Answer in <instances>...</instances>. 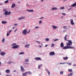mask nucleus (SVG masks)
Instances as JSON below:
<instances>
[{
  "label": "nucleus",
  "instance_id": "1",
  "mask_svg": "<svg viewBox=\"0 0 76 76\" xmlns=\"http://www.w3.org/2000/svg\"><path fill=\"white\" fill-rule=\"evenodd\" d=\"M75 47L71 46H65L63 48V49H64V50H65V49H75Z\"/></svg>",
  "mask_w": 76,
  "mask_h": 76
},
{
  "label": "nucleus",
  "instance_id": "2",
  "mask_svg": "<svg viewBox=\"0 0 76 76\" xmlns=\"http://www.w3.org/2000/svg\"><path fill=\"white\" fill-rule=\"evenodd\" d=\"M16 45V43H14L13 44L11 45V46H13L12 47V48H13V49H15L16 48H18L19 47V45ZM13 45H14L13 46Z\"/></svg>",
  "mask_w": 76,
  "mask_h": 76
},
{
  "label": "nucleus",
  "instance_id": "3",
  "mask_svg": "<svg viewBox=\"0 0 76 76\" xmlns=\"http://www.w3.org/2000/svg\"><path fill=\"white\" fill-rule=\"evenodd\" d=\"M67 41H68V43L66 44V46H69H69L72 45V43H73V42L72 41V40H68Z\"/></svg>",
  "mask_w": 76,
  "mask_h": 76
},
{
  "label": "nucleus",
  "instance_id": "4",
  "mask_svg": "<svg viewBox=\"0 0 76 76\" xmlns=\"http://www.w3.org/2000/svg\"><path fill=\"white\" fill-rule=\"evenodd\" d=\"M11 13V12L9 11V12H8V11H7L5 12L4 13V15H6V16H7V15H10Z\"/></svg>",
  "mask_w": 76,
  "mask_h": 76
},
{
  "label": "nucleus",
  "instance_id": "5",
  "mask_svg": "<svg viewBox=\"0 0 76 76\" xmlns=\"http://www.w3.org/2000/svg\"><path fill=\"white\" fill-rule=\"evenodd\" d=\"M55 53H54V52L53 51L50 52L49 55L50 56H54L55 55Z\"/></svg>",
  "mask_w": 76,
  "mask_h": 76
},
{
  "label": "nucleus",
  "instance_id": "6",
  "mask_svg": "<svg viewBox=\"0 0 76 76\" xmlns=\"http://www.w3.org/2000/svg\"><path fill=\"white\" fill-rule=\"evenodd\" d=\"M27 32V30H26V29H25L23 31L22 34H24V35H26L27 34L26 33Z\"/></svg>",
  "mask_w": 76,
  "mask_h": 76
},
{
  "label": "nucleus",
  "instance_id": "7",
  "mask_svg": "<svg viewBox=\"0 0 76 76\" xmlns=\"http://www.w3.org/2000/svg\"><path fill=\"white\" fill-rule=\"evenodd\" d=\"M20 70L22 72H25V69L22 66H20Z\"/></svg>",
  "mask_w": 76,
  "mask_h": 76
},
{
  "label": "nucleus",
  "instance_id": "8",
  "mask_svg": "<svg viewBox=\"0 0 76 76\" xmlns=\"http://www.w3.org/2000/svg\"><path fill=\"white\" fill-rule=\"evenodd\" d=\"M25 19V17L23 16L19 18L18 19V20H23V19Z\"/></svg>",
  "mask_w": 76,
  "mask_h": 76
},
{
  "label": "nucleus",
  "instance_id": "9",
  "mask_svg": "<svg viewBox=\"0 0 76 76\" xmlns=\"http://www.w3.org/2000/svg\"><path fill=\"white\" fill-rule=\"evenodd\" d=\"M12 30H11L8 33H7V37H8V36H9V35H10V33H11V32H12Z\"/></svg>",
  "mask_w": 76,
  "mask_h": 76
},
{
  "label": "nucleus",
  "instance_id": "10",
  "mask_svg": "<svg viewBox=\"0 0 76 76\" xmlns=\"http://www.w3.org/2000/svg\"><path fill=\"white\" fill-rule=\"evenodd\" d=\"M70 23L72 25H75V23L73 22V19H71L70 20Z\"/></svg>",
  "mask_w": 76,
  "mask_h": 76
},
{
  "label": "nucleus",
  "instance_id": "11",
  "mask_svg": "<svg viewBox=\"0 0 76 76\" xmlns=\"http://www.w3.org/2000/svg\"><path fill=\"white\" fill-rule=\"evenodd\" d=\"M34 59L35 60H41V58L40 57L35 58H34Z\"/></svg>",
  "mask_w": 76,
  "mask_h": 76
},
{
  "label": "nucleus",
  "instance_id": "12",
  "mask_svg": "<svg viewBox=\"0 0 76 76\" xmlns=\"http://www.w3.org/2000/svg\"><path fill=\"white\" fill-rule=\"evenodd\" d=\"M0 54L1 55V56H4L6 55V53L4 52H2Z\"/></svg>",
  "mask_w": 76,
  "mask_h": 76
},
{
  "label": "nucleus",
  "instance_id": "13",
  "mask_svg": "<svg viewBox=\"0 0 76 76\" xmlns=\"http://www.w3.org/2000/svg\"><path fill=\"white\" fill-rule=\"evenodd\" d=\"M26 10L27 12H34V10L27 9Z\"/></svg>",
  "mask_w": 76,
  "mask_h": 76
},
{
  "label": "nucleus",
  "instance_id": "14",
  "mask_svg": "<svg viewBox=\"0 0 76 76\" xmlns=\"http://www.w3.org/2000/svg\"><path fill=\"white\" fill-rule=\"evenodd\" d=\"M52 28H53V29H57V26H52Z\"/></svg>",
  "mask_w": 76,
  "mask_h": 76
},
{
  "label": "nucleus",
  "instance_id": "15",
  "mask_svg": "<svg viewBox=\"0 0 76 76\" xmlns=\"http://www.w3.org/2000/svg\"><path fill=\"white\" fill-rule=\"evenodd\" d=\"M64 44L63 42H61V45H60V47L62 48L64 47V45H63Z\"/></svg>",
  "mask_w": 76,
  "mask_h": 76
},
{
  "label": "nucleus",
  "instance_id": "16",
  "mask_svg": "<svg viewBox=\"0 0 76 76\" xmlns=\"http://www.w3.org/2000/svg\"><path fill=\"white\" fill-rule=\"evenodd\" d=\"M15 6H16V5H15V4L14 3L12 4L11 7L12 8H13V7H15Z\"/></svg>",
  "mask_w": 76,
  "mask_h": 76
},
{
  "label": "nucleus",
  "instance_id": "17",
  "mask_svg": "<svg viewBox=\"0 0 76 76\" xmlns=\"http://www.w3.org/2000/svg\"><path fill=\"white\" fill-rule=\"evenodd\" d=\"M76 6V2L73 4L71 6V7H75V6Z\"/></svg>",
  "mask_w": 76,
  "mask_h": 76
},
{
  "label": "nucleus",
  "instance_id": "18",
  "mask_svg": "<svg viewBox=\"0 0 76 76\" xmlns=\"http://www.w3.org/2000/svg\"><path fill=\"white\" fill-rule=\"evenodd\" d=\"M5 72H6L7 73H10V70L9 69H7L5 71Z\"/></svg>",
  "mask_w": 76,
  "mask_h": 76
},
{
  "label": "nucleus",
  "instance_id": "19",
  "mask_svg": "<svg viewBox=\"0 0 76 76\" xmlns=\"http://www.w3.org/2000/svg\"><path fill=\"white\" fill-rule=\"evenodd\" d=\"M1 23L3 24H6V23H7V21H3L1 22Z\"/></svg>",
  "mask_w": 76,
  "mask_h": 76
},
{
  "label": "nucleus",
  "instance_id": "20",
  "mask_svg": "<svg viewBox=\"0 0 76 76\" xmlns=\"http://www.w3.org/2000/svg\"><path fill=\"white\" fill-rule=\"evenodd\" d=\"M23 76H27V73L26 72H25L24 73H23Z\"/></svg>",
  "mask_w": 76,
  "mask_h": 76
},
{
  "label": "nucleus",
  "instance_id": "21",
  "mask_svg": "<svg viewBox=\"0 0 76 76\" xmlns=\"http://www.w3.org/2000/svg\"><path fill=\"white\" fill-rule=\"evenodd\" d=\"M29 46H30V44H28L26 45L25 46V48H29Z\"/></svg>",
  "mask_w": 76,
  "mask_h": 76
},
{
  "label": "nucleus",
  "instance_id": "22",
  "mask_svg": "<svg viewBox=\"0 0 76 76\" xmlns=\"http://www.w3.org/2000/svg\"><path fill=\"white\" fill-rule=\"evenodd\" d=\"M68 57L67 56L63 58V59L64 60H67L68 59Z\"/></svg>",
  "mask_w": 76,
  "mask_h": 76
},
{
  "label": "nucleus",
  "instance_id": "23",
  "mask_svg": "<svg viewBox=\"0 0 76 76\" xmlns=\"http://www.w3.org/2000/svg\"><path fill=\"white\" fill-rule=\"evenodd\" d=\"M67 35H66L65 37H64V40H67Z\"/></svg>",
  "mask_w": 76,
  "mask_h": 76
},
{
  "label": "nucleus",
  "instance_id": "24",
  "mask_svg": "<svg viewBox=\"0 0 76 76\" xmlns=\"http://www.w3.org/2000/svg\"><path fill=\"white\" fill-rule=\"evenodd\" d=\"M63 28L65 29H67V26H64L63 27Z\"/></svg>",
  "mask_w": 76,
  "mask_h": 76
},
{
  "label": "nucleus",
  "instance_id": "25",
  "mask_svg": "<svg viewBox=\"0 0 76 76\" xmlns=\"http://www.w3.org/2000/svg\"><path fill=\"white\" fill-rule=\"evenodd\" d=\"M27 73H28L29 75H31V74H32V72H26Z\"/></svg>",
  "mask_w": 76,
  "mask_h": 76
},
{
  "label": "nucleus",
  "instance_id": "26",
  "mask_svg": "<svg viewBox=\"0 0 76 76\" xmlns=\"http://www.w3.org/2000/svg\"><path fill=\"white\" fill-rule=\"evenodd\" d=\"M73 73H70V74H69L68 75V76H72L73 75Z\"/></svg>",
  "mask_w": 76,
  "mask_h": 76
},
{
  "label": "nucleus",
  "instance_id": "27",
  "mask_svg": "<svg viewBox=\"0 0 76 76\" xmlns=\"http://www.w3.org/2000/svg\"><path fill=\"white\" fill-rule=\"evenodd\" d=\"M57 8L56 7L53 8L52 9V10H57Z\"/></svg>",
  "mask_w": 76,
  "mask_h": 76
},
{
  "label": "nucleus",
  "instance_id": "28",
  "mask_svg": "<svg viewBox=\"0 0 76 76\" xmlns=\"http://www.w3.org/2000/svg\"><path fill=\"white\" fill-rule=\"evenodd\" d=\"M42 64H41V65H38V68L39 69H40V68L41 67V66H42Z\"/></svg>",
  "mask_w": 76,
  "mask_h": 76
},
{
  "label": "nucleus",
  "instance_id": "29",
  "mask_svg": "<svg viewBox=\"0 0 76 76\" xmlns=\"http://www.w3.org/2000/svg\"><path fill=\"white\" fill-rule=\"evenodd\" d=\"M46 70L47 72H48V75H50V72L48 71V69H46Z\"/></svg>",
  "mask_w": 76,
  "mask_h": 76
},
{
  "label": "nucleus",
  "instance_id": "30",
  "mask_svg": "<svg viewBox=\"0 0 76 76\" xmlns=\"http://www.w3.org/2000/svg\"><path fill=\"white\" fill-rule=\"evenodd\" d=\"M29 61V59H26L25 60V62H28V61Z\"/></svg>",
  "mask_w": 76,
  "mask_h": 76
},
{
  "label": "nucleus",
  "instance_id": "31",
  "mask_svg": "<svg viewBox=\"0 0 76 76\" xmlns=\"http://www.w3.org/2000/svg\"><path fill=\"white\" fill-rule=\"evenodd\" d=\"M2 42L3 43H4V41H5V39L4 38L2 40Z\"/></svg>",
  "mask_w": 76,
  "mask_h": 76
},
{
  "label": "nucleus",
  "instance_id": "32",
  "mask_svg": "<svg viewBox=\"0 0 76 76\" xmlns=\"http://www.w3.org/2000/svg\"><path fill=\"white\" fill-rule=\"evenodd\" d=\"M9 2V0H7L4 1V3H5L6 4V3H7Z\"/></svg>",
  "mask_w": 76,
  "mask_h": 76
},
{
  "label": "nucleus",
  "instance_id": "33",
  "mask_svg": "<svg viewBox=\"0 0 76 76\" xmlns=\"http://www.w3.org/2000/svg\"><path fill=\"white\" fill-rule=\"evenodd\" d=\"M24 54V52H21L20 53H19V55H20L21 54Z\"/></svg>",
  "mask_w": 76,
  "mask_h": 76
},
{
  "label": "nucleus",
  "instance_id": "34",
  "mask_svg": "<svg viewBox=\"0 0 76 76\" xmlns=\"http://www.w3.org/2000/svg\"><path fill=\"white\" fill-rule=\"evenodd\" d=\"M45 40L46 41H49V39L46 38L45 39Z\"/></svg>",
  "mask_w": 76,
  "mask_h": 76
},
{
  "label": "nucleus",
  "instance_id": "35",
  "mask_svg": "<svg viewBox=\"0 0 76 76\" xmlns=\"http://www.w3.org/2000/svg\"><path fill=\"white\" fill-rule=\"evenodd\" d=\"M66 63V62H64V63H60V64H65Z\"/></svg>",
  "mask_w": 76,
  "mask_h": 76
},
{
  "label": "nucleus",
  "instance_id": "36",
  "mask_svg": "<svg viewBox=\"0 0 76 76\" xmlns=\"http://www.w3.org/2000/svg\"><path fill=\"white\" fill-rule=\"evenodd\" d=\"M68 71H69V72H72V69H69Z\"/></svg>",
  "mask_w": 76,
  "mask_h": 76
},
{
  "label": "nucleus",
  "instance_id": "37",
  "mask_svg": "<svg viewBox=\"0 0 76 76\" xmlns=\"http://www.w3.org/2000/svg\"><path fill=\"white\" fill-rule=\"evenodd\" d=\"M60 75H63V71L61 72H60Z\"/></svg>",
  "mask_w": 76,
  "mask_h": 76
},
{
  "label": "nucleus",
  "instance_id": "38",
  "mask_svg": "<svg viewBox=\"0 0 76 76\" xmlns=\"http://www.w3.org/2000/svg\"><path fill=\"white\" fill-rule=\"evenodd\" d=\"M54 46V44H52L51 45V47H53Z\"/></svg>",
  "mask_w": 76,
  "mask_h": 76
},
{
  "label": "nucleus",
  "instance_id": "39",
  "mask_svg": "<svg viewBox=\"0 0 76 76\" xmlns=\"http://www.w3.org/2000/svg\"><path fill=\"white\" fill-rule=\"evenodd\" d=\"M62 14L63 15H64V16H65L66 15V14L65 13H62Z\"/></svg>",
  "mask_w": 76,
  "mask_h": 76
},
{
  "label": "nucleus",
  "instance_id": "40",
  "mask_svg": "<svg viewBox=\"0 0 76 76\" xmlns=\"http://www.w3.org/2000/svg\"><path fill=\"white\" fill-rule=\"evenodd\" d=\"M66 64H69V66H71V63H68L66 62Z\"/></svg>",
  "mask_w": 76,
  "mask_h": 76
},
{
  "label": "nucleus",
  "instance_id": "41",
  "mask_svg": "<svg viewBox=\"0 0 76 76\" xmlns=\"http://www.w3.org/2000/svg\"><path fill=\"white\" fill-rule=\"evenodd\" d=\"M12 63V62L11 61H10L8 62V64H11V63Z\"/></svg>",
  "mask_w": 76,
  "mask_h": 76
},
{
  "label": "nucleus",
  "instance_id": "42",
  "mask_svg": "<svg viewBox=\"0 0 76 76\" xmlns=\"http://www.w3.org/2000/svg\"><path fill=\"white\" fill-rule=\"evenodd\" d=\"M36 42H37V43H38V44H40V42L39 41H36Z\"/></svg>",
  "mask_w": 76,
  "mask_h": 76
},
{
  "label": "nucleus",
  "instance_id": "43",
  "mask_svg": "<svg viewBox=\"0 0 76 76\" xmlns=\"http://www.w3.org/2000/svg\"><path fill=\"white\" fill-rule=\"evenodd\" d=\"M39 28V26H36L35 27V28L36 29H38V28Z\"/></svg>",
  "mask_w": 76,
  "mask_h": 76
},
{
  "label": "nucleus",
  "instance_id": "44",
  "mask_svg": "<svg viewBox=\"0 0 76 76\" xmlns=\"http://www.w3.org/2000/svg\"><path fill=\"white\" fill-rule=\"evenodd\" d=\"M60 9H64V7H61Z\"/></svg>",
  "mask_w": 76,
  "mask_h": 76
},
{
  "label": "nucleus",
  "instance_id": "45",
  "mask_svg": "<svg viewBox=\"0 0 76 76\" xmlns=\"http://www.w3.org/2000/svg\"><path fill=\"white\" fill-rule=\"evenodd\" d=\"M6 11H6V9H4V10H3V12H6Z\"/></svg>",
  "mask_w": 76,
  "mask_h": 76
},
{
  "label": "nucleus",
  "instance_id": "46",
  "mask_svg": "<svg viewBox=\"0 0 76 76\" xmlns=\"http://www.w3.org/2000/svg\"><path fill=\"white\" fill-rule=\"evenodd\" d=\"M58 39H56L54 40V41H58Z\"/></svg>",
  "mask_w": 76,
  "mask_h": 76
},
{
  "label": "nucleus",
  "instance_id": "47",
  "mask_svg": "<svg viewBox=\"0 0 76 76\" xmlns=\"http://www.w3.org/2000/svg\"><path fill=\"white\" fill-rule=\"evenodd\" d=\"M41 23H42V21L40 20L39 22V23L41 24Z\"/></svg>",
  "mask_w": 76,
  "mask_h": 76
},
{
  "label": "nucleus",
  "instance_id": "48",
  "mask_svg": "<svg viewBox=\"0 0 76 76\" xmlns=\"http://www.w3.org/2000/svg\"><path fill=\"white\" fill-rule=\"evenodd\" d=\"M43 18H44V17H41V18H39V19H43Z\"/></svg>",
  "mask_w": 76,
  "mask_h": 76
},
{
  "label": "nucleus",
  "instance_id": "49",
  "mask_svg": "<svg viewBox=\"0 0 76 76\" xmlns=\"http://www.w3.org/2000/svg\"><path fill=\"white\" fill-rule=\"evenodd\" d=\"M14 25H15V26H18V24H15Z\"/></svg>",
  "mask_w": 76,
  "mask_h": 76
},
{
  "label": "nucleus",
  "instance_id": "50",
  "mask_svg": "<svg viewBox=\"0 0 76 76\" xmlns=\"http://www.w3.org/2000/svg\"><path fill=\"white\" fill-rule=\"evenodd\" d=\"M29 32H30V30H29L27 32V34H28V33H29Z\"/></svg>",
  "mask_w": 76,
  "mask_h": 76
},
{
  "label": "nucleus",
  "instance_id": "51",
  "mask_svg": "<svg viewBox=\"0 0 76 76\" xmlns=\"http://www.w3.org/2000/svg\"><path fill=\"white\" fill-rule=\"evenodd\" d=\"M17 31V29H16V30H15L14 31V32H16Z\"/></svg>",
  "mask_w": 76,
  "mask_h": 76
},
{
  "label": "nucleus",
  "instance_id": "52",
  "mask_svg": "<svg viewBox=\"0 0 76 76\" xmlns=\"http://www.w3.org/2000/svg\"><path fill=\"white\" fill-rule=\"evenodd\" d=\"M39 48H41V47H42V46H39Z\"/></svg>",
  "mask_w": 76,
  "mask_h": 76
},
{
  "label": "nucleus",
  "instance_id": "53",
  "mask_svg": "<svg viewBox=\"0 0 76 76\" xmlns=\"http://www.w3.org/2000/svg\"><path fill=\"white\" fill-rule=\"evenodd\" d=\"M6 76H12V75H7Z\"/></svg>",
  "mask_w": 76,
  "mask_h": 76
},
{
  "label": "nucleus",
  "instance_id": "54",
  "mask_svg": "<svg viewBox=\"0 0 76 76\" xmlns=\"http://www.w3.org/2000/svg\"><path fill=\"white\" fill-rule=\"evenodd\" d=\"M1 62H0V66H1Z\"/></svg>",
  "mask_w": 76,
  "mask_h": 76
},
{
  "label": "nucleus",
  "instance_id": "55",
  "mask_svg": "<svg viewBox=\"0 0 76 76\" xmlns=\"http://www.w3.org/2000/svg\"><path fill=\"white\" fill-rule=\"evenodd\" d=\"M18 4H19V3H20V1H18Z\"/></svg>",
  "mask_w": 76,
  "mask_h": 76
},
{
  "label": "nucleus",
  "instance_id": "56",
  "mask_svg": "<svg viewBox=\"0 0 76 76\" xmlns=\"http://www.w3.org/2000/svg\"><path fill=\"white\" fill-rule=\"evenodd\" d=\"M26 64H27L28 65V64H29V63H26Z\"/></svg>",
  "mask_w": 76,
  "mask_h": 76
},
{
  "label": "nucleus",
  "instance_id": "57",
  "mask_svg": "<svg viewBox=\"0 0 76 76\" xmlns=\"http://www.w3.org/2000/svg\"><path fill=\"white\" fill-rule=\"evenodd\" d=\"M3 4L2 3L1 4H0V6L1 5H3Z\"/></svg>",
  "mask_w": 76,
  "mask_h": 76
},
{
  "label": "nucleus",
  "instance_id": "58",
  "mask_svg": "<svg viewBox=\"0 0 76 76\" xmlns=\"http://www.w3.org/2000/svg\"><path fill=\"white\" fill-rule=\"evenodd\" d=\"M48 46V45H45V47H47Z\"/></svg>",
  "mask_w": 76,
  "mask_h": 76
},
{
  "label": "nucleus",
  "instance_id": "59",
  "mask_svg": "<svg viewBox=\"0 0 76 76\" xmlns=\"http://www.w3.org/2000/svg\"><path fill=\"white\" fill-rule=\"evenodd\" d=\"M13 72H16V70H14L13 71Z\"/></svg>",
  "mask_w": 76,
  "mask_h": 76
},
{
  "label": "nucleus",
  "instance_id": "60",
  "mask_svg": "<svg viewBox=\"0 0 76 76\" xmlns=\"http://www.w3.org/2000/svg\"><path fill=\"white\" fill-rule=\"evenodd\" d=\"M73 66H76V65L74 64L73 65Z\"/></svg>",
  "mask_w": 76,
  "mask_h": 76
},
{
  "label": "nucleus",
  "instance_id": "61",
  "mask_svg": "<svg viewBox=\"0 0 76 76\" xmlns=\"http://www.w3.org/2000/svg\"><path fill=\"white\" fill-rule=\"evenodd\" d=\"M64 32H66V30H64L63 31Z\"/></svg>",
  "mask_w": 76,
  "mask_h": 76
},
{
  "label": "nucleus",
  "instance_id": "62",
  "mask_svg": "<svg viewBox=\"0 0 76 76\" xmlns=\"http://www.w3.org/2000/svg\"><path fill=\"white\" fill-rule=\"evenodd\" d=\"M44 0H41V1H44Z\"/></svg>",
  "mask_w": 76,
  "mask_h": 76
},
{
  "label": "nucleus",
  "instance_id": "63",
  "mask_svg": "<svg viewBox=\"0 0 76 76\" xmlns=\"http://www.w3.org/2000/svg\"><path fill=\"white\" fill-rule=\"evenodd\" d=\"M74 17H75V18H76V15H75L74 16Z\"/></svg>",
  "mask_w": 76,
  "mask_h": 76
},
{
  "label": "nucleus",
  "instance_id": "64",
  "mask_svg": "<svg viewBox=\"0 0 76 76\" xmlns=\"http://www.w3.org/2000/svg\"><path fill=\"white\" fill-rule=\"evenodd\" d=\"M15 27H13V29H15Z\"/></svg>",
  "mask_w": 76,
  "mask_h": 76
}]
</instances>
